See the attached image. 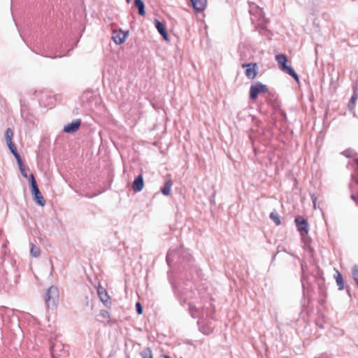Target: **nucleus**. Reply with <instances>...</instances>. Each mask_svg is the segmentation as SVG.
<instances>
[{
    "mask_svg": "<svg viewBox=\"0 0 358 358\" xmlns=\"http://www.w3.org/2000/svg\"><path fill=\"white\" fill-rule=\"evenodd\" d=\"M275 60L278 62V64L283 72L291 76L296 81L299 82V76L294 71V69L290 66L287 65V58L284 54H278L275 55Z\"/></svg>",
    "mask_w": 358,
    "mask_h": 358,
    "instance_id": "obj_1",
    "label": "nucleus"
},
{
    "mask_svg": "<svg viewBox=\"0 0 358 358\" xmlns=\"http://www.w3.org/2000/svg\"><path fill=\"white\" fill-rule=\"evenodd\" d=\"M59 290L57 287L51 286L46 292L45 301L48 308H55L59 302Z\"/></svg>",
    "mask_w": 358,
    "mask_h": 358,
    "instance_id": "obj_2",
    "label": "nucleus"
},
{
    "mask_svg": "<svg viewBox=\"0 0 358 358\" xmlns=\"http://www.w3.org/2000/svg\"><path fill=\"white\" fill-rule=\"evenodd\" d=\"M31 187V192L34 195V201L38 203L41 206H44L45 204V201L41 193L36 182L35 180V178L33 174H31L29 176Z\"/></svg>",
    "mask_w": 358,
    "mask_h": 358,
    "instance_id": "obj_3",
    "label": "nucleus"
},
{
    "mask_svg": "<svg viewBox=\"0 0 358 358\" xmlns=\"http://www.w3.org/2000/svg\"><path fill=\"white\" fill-rule=\"evenodd\" d=\"M266 86L260 82H257L251 85L250 88V97L251 99H256L260 93L267 92Z\"/></svg>",
    "mask_w": 358,
    "mask_h": 358,
    "instance_id": "obj_4",
    "label": "nucleus"
},
{
    "mask_svg": "<svg viewBox=\"0 0 358 358\" xmlns=\"http://www.w3.org/2000/svg\"><path fill=\"white\" fill-rule=\"evenodd\" d=\"M242 68L245 69V76L248 79H255L258 73V67L255 63L242 64Z\"/></svg>",
    "mask_w": 358,
    "mask_h": 358,
    "instance_id": "obj_5",
    "label": "nucleus"
},
{
    "mask_svg": "<svg viewBox=\"0 0 358 358\" xmlns=\"http://www.w3.org/2000/svg\"><path fill=\"white\" fill-rule=\"evenodd\" d=\"M295 223L298 231L300 232L301 236H304L308 233V224L306 220L302 217H296L295 219Z\"/></svg>",
    "mask_w": 358,
    "mask_h": 358,
    "instance_id": "obj_6",
    "label": "nucleus"
},
{
    "mask_svg": "<svg viewBox=\"0 0 358 358\" xmlns=\"http://www.w3.org/2000/svg\"><path fill=\"white\" fill-rule=\"evenodd\" d=\"M127 38V33L122 31H113L112 34V38L115 44L120 45L124 42Z\"/></svg>",
    "mask_w": 358,
    "mask_h": 358,
    "instance_id": "obj_7",
    "label": "nucleus"
},
{
    "mask_svg": "<svg viewBox=\"0 0 358 358\" xmlns=\"http://www.w3.org/2000/svg\"><path fill=\"white\" fill-rule=\"evenodd\" d=\"M64 350V345L60 342L52 343L50 351L52 358H56L60 355V352Z\"/></svg>",
    "mask_w": 358,
    "mask_h": 358,
    "instance_id": "obj_8",
    "label": "nucleus"
},
{
    "mask_svg": "<svg viewBox=\"0 0 358 358\" xmlns=\"http://www.w3.org/2000/svg\"><path fill=\"white\" fill-rule=\"evenodd\" d=\"M144 187L143 178L142 175H139L137 178H135L133 185L132 189L134 192H141Z\"/></svg>",
    "mask_w": 358,
    "mask_h": 358,
    "instance_id": "obj_9",
    "label": "nucleus"
},
{
    "mask_svg": "<svg viewBox=\"0 0 358 358\" xmlns=\"http://www.w3.org/2000/svg\"><path fill=\"white\" fill-rule=\"evenodd\" d=\"M194 10L197 13L203 11L207 3V0H190Z\"/></svg>",
    "mask_w": 358,
    "mask_h": 358,
    "instance_id": "obj_10",
    "label": "nucleus"
},
{
    "mask_svg": "<svg viewBox=\"0 0 358 358\" xmlns=\"http://www.w3.org/2000/svg\"><path fill=\"white\" fill-rule=\"evenodd\" d=\"M80 125V121L76 120L74 122H72L71 123L66 124L64 128V131L68 134L73 133L79 129Z\"/></svg>",
    "mask_w": 358,
    "mask_h": 358,
    "instance_id": "obj_11",
    "label": "nucleus"
},
{
    "mask_svg": "<svg viewBox=\"0 0 358 358\" xmlns=\"http://www.w3.org/2000/svg\"><path fill=\"white\" fill-rule=\"evenodd\" d=\"M155 27L159 33L163 36L164 39L168 40V34L165 26L158 20H155Z\"/></svg>",
    "mask_w": 358,
    "mask_h": 358,
    "instance_id": "obj_12",
    "label": "nucleus"
},
{
    "mask_svg": "<svg viewBox=\"0 0 358 358\" xmlns=\"http://www.w3.org/2000/svg\"><path fill=\"white\" fill-rule=\"evenodd\" d=\"M98 295L101 300V301L104 303L108 302L109 296L108 295L107 292L103 287H99L97 289Z\"/></svg>",
    "mask_w": 358,
    "mask_h": 358,
    "instance_id": "obj_13",
    "label": "nucleus"
},
{
    "mask_svg": "<svg viewBox=\"0 0 358 358\" xmlns=\"http://www.w3.org/2000/svg\"><path fill=\"white\" fill-rule=\"evenodd\" d=\"M134 6L138 8V14L140 15L143 16L145 14V5L142 0H135Z\"/></svg>",
    "mask_w": 358,
    "mask_h": 358,
    "instance_id": "obj_14",
    "label": "nucleus"
},
{
    "mask_svg": "<svg viewBox=\"0 0 358 358\" xmlns=\"http://www.w3.org/2000/svg\"><path fill=\"white\" fill-rule=\"evenodd\" d=\"M173 185V182L171 180H167L164 187L162 188L161 191L164 195L168 196L171 193V187Z\"/></svg>",
    "mask_w": 358,
    "mask_h": 358,
    "instance_id": "obj_15",
    "label": "nucleus"
},
{
    "mask_svg": "<svg viewBox=\"0 0 358 358\" xmlns=\"http://www.w3.org/2000/svg\"><path fill=\"white\" fill-rule=\"evenodd\" d=\"M198 324L199 325L201 331L206 335H208L213 331V328L210 325L205 326L199 321L198 322Z\"/></svg>",
    "mask_w": 358,
    "mask_h": 358,
    "instance_id": "obj_16",
    "label": "nucleus"
},
{
    "mask_svg": "<svg viewBox=\"0 0 358 358\" xmlns=\"http://www.w3.org/2000/svg\"><path fill=\"white\" fill-rule=\"evenodd\" d=\"M335 279L338 286V289L342 290L344 288V282L343 280L342 275L337 271L336 274L335 275Z\"/></svg>",
    "mask_w": 358,
    "mask_h": 358,
    "instance_id": "obj_17",
    "label": "nucleus"
},
{
    "mask_svg": "<svg viewBox=\"0 0 358 358\" xmlns=\"http://www.w3.org/2000/svg\"><path fill=\"white\" fill-rule=\"evenodd\" d=\"M357 99H358V94L357 93V89L355 87H354V94L352 96L350 101V103H349V109L350 110L354 109L355 103H356V101Z\"/></svg>",
    "mask_w": 358,
    "mask_h": 358,
    "instance_id": "obj_18",
    "label": "nucleus"
},
{
    "mask_svg": "<svg viewBox=\"0 0 358 358\" xmlns=\"http://www.w3.org/2000/svg\"><path fill=\"white\" fill-rule=\"evenodd\" d=\"M30 252L33 257H38L41 254V250L39 248L36 247L33 243H31Z\"/></svg>",
    "mask_w": 358,
    "mask_h": 358,
    "instance_id": "obj_19",
    "label": "nucleus"
},
{
    "mask_svg": "<svg viewBox=\"0 0 358 358\" xmlns=\"http://www.w3.org/2000/svg\"><path fill=\"white\" fill-rule=\"evenodd\" d=\"M13 136V131L11 130V129L8 128L6 131V140L7 144H11V143H13V141H12Z\"/></svg>",
    "mask_w": 358,
    "mask_h": 358,
    "instance_id": "obj_20",
    "label": "nucleus"
},
{
    "mask_svg": "<svg viewBox=\"0 0 358 358\" xmlns=\"http://www.w3.org/2000/svg\"><path fill=\"white\" fill-rule=\"evenodd\" d=\"M142 358H153L152 350L150 348H146L141 352Z\"/></svg>",
    "mask_w": 358,
    "mask_h": 358,
    "instance_id": "obj_21",
    "label": "nucleus"
},
{
    "mask_svg": "<svg viewBox=\"0 0 358 358\" xmlns=\"http://www.w3.org/2000/svg\"><path fill=\"white\" fill-rule=\"evenodd\" d=\"M270 218L273 220L276 225H279L280 224V219L278 215L276 213L272 212L270 214Z\"/></svg>",
    "mask_w": 358,
    "mask_h": 358,
    "instance_id": "obj_22",
    "label": "nucleus"
},
{
    "mask_svg": "<svg viewBox=\"0 0 358 358\" xmlns=\"http://www.w3.org/2000/svg\"><path fill=\"white\" fill-rule=\"evenodd\" d=\"M352 277L356 282L357 285H358V266L355 265L353 266L352 270Z\"/></svg>",
    "mask_w": 358,
    "mask_h": 358,
    "instance_id": "obj_23",
    "label": "nucleus"
},
{
    "mask_svg": "<svg viewBox=\"0 0 358 358\" xmlns=\"http://www.w3.org/2000/svg\"><path fill=\"white\" fill-rule=\"evenodd\" d=\"M189 311H190L191 315H192V316L193 317H198V315H197V313H196V312H197V309H196V307H194V306H191V307L189 308Z\"/></svg>",
    "mask_w": 358,
    "mask_h": 358,
    "instance_id": "obj_24",
    "label": "nucleus"
},
{
    "mask_svg": "<svg viewBox=\"0 0 358 358\" xmlns=\"http://www.w3.org/2000/svg\"><path fill=\"white\" fill-rule=\"evenodd\" d=\"M19 166H20V171H21L22 175L24 178H28V175H27V171H26L25 168L23 166V164H20L19 165Z\"/></svg>",
    "mask_w": 358,
    "mask_h": 358,
    "instance_id": "obj_25",
    "label": "nucleus"
},
{
    "mask_svg": "<svg viewBox=\"0 0 358 358\" xmlns=\"http://www.w3.org/2000/svg\"><path fill=\"white\" fill-rule=\"evenodd\" d=\"M136 312H137V313L138 315L142 314V313H143V308H142L141 304L139 302H137L136 303Z\"/></svg>",
    "mask_w": 358,
    "mask_h": 358,
    "instance_id": "obj_26",
    "label": "nucleus"
},
{
    "mask_svg": "<svg viewBox=\"0 0 358 358\" xmlns=\"http://www.w3.org/2000/svg\"><path fill=\"white\" fill-rule=\"evenodd\" d=\"M343 154L347 157H352L353 156V151L351 150H345Z\"/></svg>",
    "mask_w": 358,
    "mask_h": 358,
    "instance_id": "obj_27",
    "label": "nucleus"
},
{
    "mask_svg": "<svg viewBox=\"0 0 358 358\" xmlns=\"http://www.w3.org/2000/svg\"><path fill=\"white\" fill-rule=\"evenodd\" d=\"M7 145H8V148H9V149H10V152H11L13 154H14V153H15V152H17V149H16V148H15V145H14L13 143H11V144H7Z\"/></svg>",
    "mask_w": 358,
    "mask_h": 358,
    "instance_id": "obj_28",
    "label": "nucleus"
},
{
    "mask_svg": "<svg viewBox=\"0 0 358 358\" xmlns=\"http://www.w3.org/2000/svg\"><path fill=\"white\" fill-rule=\"evenodd\" d=\"M172 253H173V251L171 250H170L167 253L166 261L168 263H169L170 261L172 259Z\"/></svg>",
    "mask_w": 358,
    "mask_h": 358,
    "instance_id": "obj_29",
    "label": "nucleus"
},
{
    "mask_svg": "<svg viewBox=\"0 0 358 358\" xmlns=\"http://www.w3.org/2000/svg\"><path fill=\"white\" fill-rule=\"evenodd\" d=\"M15 157L16 158V159L17 160V162H18V164L20 165V164H22V162H21V158H20V156L19 155V153L17 152L14 154H13Z\"/></svg>",
    "mask_w": 358,
    "mask_h": 358,
    "instance_id": "obj_30",
    "label": "nucleus"
},
{
    "mask_svg": "<svg viewBox=\"0 0 358 358\" xmlns=\"http://www.w3.org/2000/svg\"><path fill=\"white\" fill-rule=\"evenodd\" d=\"M162 358H170V357L168 355H163L162 356Z\"/></svg>",
    "mask_w": 358,
    "mask_h": 358,
    "instance_id": "obj_31",
    "label": "nucleus"
},
{
    "mask_svg": "<svg viewBox=\"0 0 358 358\" xmlns=\"http://www.w3.org/2000/svg\"><path fill=\"white\" fill-rule=\"evenodd\" d=\"M313 202L314 206L315 207V199H313Z\"/></svg>",
    "mask_w": 358,
    "mask_h": 358,
    "instance_id": "obj_32",
    "label": "nucleus"
},
{
    "mask_svg": "<svg viewBox=\"0 0 358 358\" xmlns=\"http://www.w3.org/2000/svg\"><path fill=\"white\" fill-rule=\"evenodd\" d=\"M127 3H129L130 2V0H126Z\"/></svg>",
    "mask_w": 358,
    "mask_h": 358,
    "instance_id": "obj_33",
    "label": "nucleus"
},
{
    "mask_svg": "<svg viewBox=\"0 0 358 358\" xmlns=\"http://www.w3.org/2000/svg\"><path fill=\"white\" fill-rule=\"evenodd\" d=\"M180 358H182V357H180Z\"/></svg>",
    "mask_w": 358,
    "mask_h": 358,
    "instance_id": "obj_34",
    "label": "nucleus"
}]
</instances>
